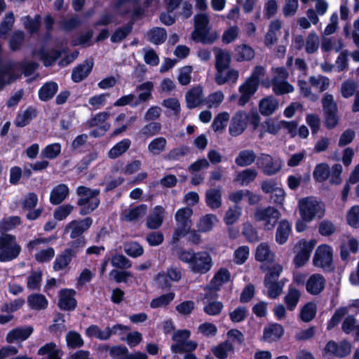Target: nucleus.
I'll return each mask as SVG.
<instances>
[{
    "instance_id": "18",
    "label": "nucleus",
    "mask_w": 359,
    "mask_h": 359,
    "mask_svg": "<svg viewBox=\"0 0 359 359\" xmlns=\"http://www.w3.org/2000/svg\"><path fill=\"white\" fill-rule=\"evenodd\" d=\"M238 78V72L231 69L230 67L217 69L215 81L219 85H223L227 82L235 83Z\"/></svg>"
},
{
    "instance_id": "64",
    "label": "nucleus",
    "mask_w": 359,
    "mask_h": 359,
    "mask_svg": "<svg viewBox=\"0 0 359 359\" xmlns=\"http://www.w3.org/2000/svg\"><path fill=\"white\" fill-rule=\"evenodd\" d=\"M54 256V249L51 247H48L47 248L38 250L35 254L34 258L38 262L44 263L50 262Z\"/></svg>"
},
{
    "instance_id": "20",
    "label": "nucleus",
    "mask_w": 359,
    "mask_h": 359,
    "mask_svg": "<svg viewBox=\"0 0 359 359\" xmlns=\"http://www.w3.org/2000/svg\"><path fill=\"white\" fill-rule=\"evenodd\" d=\"M216 297H212L210 293H207L203 298V303L205 304L204 311L208 315H219L224 308L222 302L213 300Z\"/></svg>"
},
{
    "instance_id": "30",
    "label": "nucleus",
    "mask_w": 359,
    "mask_h": 359,
    "mask_svg": "<svg viewBox=\"0 0 359 359\" xmlns=\"http://www.w3.org/2000/svg\"><path fill=\"white\" fill-rule=\"evenodd\" d=\"M291 232V224L287 220H282L277 229L276 233V241L280 244L283 245L288 239V237Z\"/></svg>"
},
{
    "instance_id": "29",
    "label": "nucleus",
    "mask_w": 359,
    "mask_h": 359,
    "mask_svg": "<svg viewBox=\"0 0 359 359\" xmlns=\"http://www.w3.org/2000/svg\"><path fill=\"white\" fill-rule=\"evenodd\" d=\"M37 115V111L33 107H28L20 112L15 118V124L18 127L27 126Z\"/></svg>"
},
{
    "instance_id": "17",
    "label": "nucleus",
    "mask_w": 359,
    "mask_h": 359,
    "mask_svg": "<svg viewBox=\"0 0 359 359\" xmlns=\"http://www.w3.org/2000/svg\"><path fill=\"white\" fill-rule=\"evenodd\" d=\"M165 210L161 205H156L151 210L147 219V226L151 229L159 228L163 222Z\"/></svg>"
},
{
    "instance_id": "22",
    "label": "nucleus",
    "mask_w": 359,
    "mask_h": 359,
    "mask_svg": "<svg viewBox=\"0 0 359 359\" xmlns=\"http://www.w3.org/2000/svg\"><path fill=\"white\" fill-rule=\"evenodd\" d=\"M147 210V206L142 204L135 207H130L123 210L121 218L127 222H132L143 217Z\"/></svg>"
},
{
    "instance_id": "3",
    "label": "nucleus",
    "mask_w": 359,
    "mask_h": 359,
    "mask_svg": "<svg viewBox=\"0 0 359 359\" xmlns=\"http://www.w3.org/2000/svg\"><path fill=\"white\" fill-rule=\"evenodd\" d=\"M248 123L257 128L259 123V116L255 111L246 113L244 111L236 112L229 124V132L231 136H238L246 129Z\"/></svg>"
},
{
    "instance_id": "11",
    "label": "nucleus",
    "mask_w": 359,
    "mask_h": 359,
    "mask_svg": "<svg viewBox=\"0 0 359 359\" xmlns=\"http://www.w3.org/2000/svg\"><path fill=\"white\" fill-rule=\"evenodd\" d=\"M351 350V344L346 339L341 341L339 344L334 341H330L325 346L323 355L331 359L330 357L343 358L350 354Z\"/></svg>"
},
{
    "instance_id": "21",
    "label": "nucleus",
    "mask_w": 359,
    "mask_h": 359,
    "mask_svg": "<svg viewBox=\"0 0 359 359\" xmlns=\"http://www.w3.org/2000/svg\"><path fill=\"white\" fill-rule=\"evenodd\" d=\"M93 61L91 59L86 60L83 64L76 67L72 73V79L74 82H80L86 78L92 71Z\"/></svg>"
},
{
    "instance_id": "19",
    "label": "nucleus",
    "mask_w": 359,
    "mask_h": 359,
    "mask_svg": "<svg viewBox=\"0 0 359 359\" xmlns=\"http://www.w3.org/2000/svg\"><path fill=\"white\" fill-rule=\"evenodd\" d=\"M325 279L324 277L319 274H313L309 277L306 282V290L311 294H318L325 287Z\"/></svg>"
},
{
    "instance_id": "42",
    "label": "nucleus",
    "mask_w": 359,
    "mask_h": 359,
    "mask_svg": "<svg viewBox=\"0 0 359 359\" xmlns=\"http://www.w3.org/2000/svg\"><path fill=\"white\" fill-rule=\"evenodd\" d=\"M330 169L327 163H321L315 167L313 172V177L316 182H323L329 177Z\"/></svg>"
},
{
    "instance_id": "51",
    "label": "nucleus",
    "mask_w": 359,
    "mask_h": 359,
    "mask_svg": "<svg viewBox=\"0 0 359 359\" xmlns=\"http://www.w3.org/2000/svg\"><path fill=\"white\" fill-rule=\"evenodd\" d=\"M215 51L216 69L229 67L231 60L229 53L221 49H217Z\"/></svg>"
},
{
    "instance_id": "61",
    "label": "nucleus",
    "mask_w": 359,
    "mask_h": 359,
    "mask_svg": "<svg viewBox=\"0 0 359 359\" xmlns=\"http://www.w3.org/2000/svg\"><path fill=\"white\" fill-rule=\"evenodd\" d=\"M358 86L356 82L351 80L345 81L341 86V93L344 98L353 96L357 92Z\"/></svg>"
},
{
    "instance_id": "63",
    "label": "nucleus",
    "mask_w": 359,
    "mask_h": 359,
    "mask_svg": "<svg viewBox=\"0 0 359 359\" xmlns=\"http://www.w3.org/2000/svg\"><path fill=\"white\" fill-rule=\"evenodd\" d=\"M300 293L299 292L294 288H290L287 294L285 297V302L290 310H293L299 299Z\"/></svg>"
},
{
    "instance_id": "35",
    "label": "nucleus",
    "mask_w": 359,
    "mask_h": 359,
    "mask_svg": "<svg viewBox=\"0 0 359 359\" xmlns=\"http://www.w3.org/2000/svg\"><path fill=\"white\" fill-rule=\"evenodd\" d=\"M27 303L32 309L42 310L48 306V300L41 294H32L27 297Z\"/></svg>"
},
{
    "instance_id": "60",
    "label": "nucleus",
    "mask_w": 359,
    "mask_h": 359,
    "mask_svg": "<svg viewBox=\"0 0 359 359\" xmlns=\"http://www.w3.org/2000/svg\"><path fill=\"white\" fill-rule=\"evenodd\" d=\"M61 152V145L59 143H53L47 145L41 151V156L45 158L54 159Z\"/></svg>"
},
{
    "instance_id": "6",
    "label": "nucleus",
    "mask_w": 359,
    "mask_h": 359,
    "mask_svg": "<svg viewBox=\"0 0 359 359\" xmlns=\"http://www.w3.org/2000/svg\"><path fill=\"white\" fill-rule=\"evenodd\" d=\"M76 193L79 196L78 205L81 207V215L89 214L98 207L100 204L98 198L100 191L98 189H91L81 186L77 188Z\"/></svg>"
},
{
    "instance_id": "8",
    "label": "nucleus",
    "mask_w": 359,
    "mask_h": 359,
    "mask_svg": "<svg viewBox=\"0 0 359 359\" xmlns=\"http://www.w3.org/2000/svg\"><path fill=\"white\" fill-rule=\"evenodd\" d=\"M192 214V209L188 207L180 208L177 211L175 214L177 228L173 233V240L175 241H179L190 229L192 225L191 220Z\"/></svg>"
},
{
    "instance_id": "38",
    "label": "nucleus",
    "mask_w": 359,
    "mask_h": 359,
    "mask_svg": "<svg viewBox=\"0 0 359 359\" xmlns=\"http://www.w3.org/2000/svg\"><path fill=\"white\" fill-rule=\"evenodd\" d=\"M207 205L212 209H216L220 207L222 203L221 190L212 189L206 192Z\"/></svg>"
},
{
    "instance_id": "43",
    "label": "nucleus",
    "mask_w": 359,
    "mask_h": 359,
    "mask_svg": "<svg viewBox=\"0 0 359 359\" xmlns=\"http://www.w3.org/2000/svg\"><path fill=\"white\" fill-rule=\"evenodd\" d=\"M154 89V83L151 81L144 82L137 86L136 90L141 93L138 95V101L146 102L151 98V91Z\"/></svg>"
},
{
    "instance_id": "7",
    "label": "nucleus",
    "mask_w": 359,
    "mask_h": 359,
    "mask_svg": "<svg viewBox=\"0 0 359 359\" xmlns=\"http://www.w3.org/2000/svg\"><path fill=\"white\" fill-rule=\"evenodd\" d=\"M280 216V211L271 206L257 208L254 213L255 220L261 222L266 230L273 229Z\"/></svg>"
},
{
    "instance_id": "31",
    "label": "nucleus",
    "mask_w": 359,
    "mask_h": 359,
    "mask_svg": "<svg viewBox=\"0 0 359 359\" xmlns=\"http://www.w3.org/2000/svg\"><path fill=\"white\" fill-rule=\"evenodd\" d=\"M131 145L130 140L128 138L123 139L117 142L108 152V157L116 158L126 153Z\"/></svg>"
},
{
    "instance_id": "58",
    "label": "nucleus",
    "mask_w": 359,
    "mask_h": 359,
    "mask_svg": "<svg viewBox=\"0 0 359 359\" xmlns=\"http://www.w3.org/2000/svg\"><path fill=\"white\" fill-rule=\"evenodd\" d=\"M316 314V306L315 304L309 302L305 304L300 312V318L304 322L311 321Z\"/></svg>"
},
{
    "instance_id": "46",
    "label": "nucleus",
    "mask_w": 359,
    "mask_h": 359,
    "mask_svg": "<svg viewBox=\"0 0 359 359\" xmlns=\"http://www.w3.org/2000/svg\"><path fill=\"white\" fill-rule=\"evenodd\" d=\"M319 46L320 39L318 34L315 32L309 33L304 43L306 52L309 54H313L318 50Z\"/></svg>"
},
{
    "instance_id": "28",
    "label": "nucleus",
    "mask_w": 359,
    "mask_h": 359,
    "mask_svg": "<svg viewBox=\"0 0 359 359\" xmlns=\"http://www.w3.org/2000/svg\"><path fill=\"white\" fill-rule=\"evenodd\" d=\"M187 104L189 108H194L203 101V90L199 86L189 90L186 95Z\"/></svg>"
},
{
    "instance_id": "55",
    "label": "nucleus",
    "mask_w": 359,
    "mask_h": 359,
    "mask_svg": "<svg viewBox=\"0 0 359 359\" xmlns=\"http://www.w3.org/2000/svg\"><path fill=\"white\" fill-rule=\"evenodd\" d=\"M272 88L273 93L278 95L290 93L294 90L293 86L289 83L287 80L283 81H276V83H272Z\"/></svg>"
},
{
    "instance_id": "16",
    "label": "nucleus",
    "mask_w": 359,
    "mask_h": 359,
    "mask_svg": "<svg viewBox=\"0 0 359 359\" xmlns=\"http://www.w3.org/2000/svg\"><path fill=\"white\" fill-rule=\"evenodd\" d=\"M258 86L256 81L253 82L251 80L247 79L245 83L239 86L238 91L241 94L238 99V104L244 106L250 100L251 97L257 91Z\"/></svg>"
},
{
    "instance_id": "15",
    "label": "nucleus",
    "mask_w": 359,
    "mask_h": 359,
    "mask_svg": "<svg viewBox=\"0 0 359 359\" xmlns=\"http://www.w3.org/2000/svg\"><path fill=\"white\" fill-rule=\"evenodd\" d=\"M76 292L72 289H63L59 293V307L65 311H70L75 309L76 300L75 299Z\"/></svg>"
},
{
    "instance_id": "2",
    "label": "nucleus",
    "mask_w": 359,
    "mask_h": 359,
    "mask_svg": "<svg viewBox=\"0 0 359 359\" xmlns=\"http://www.w3.org/2000/svg\"><path fill=\"white\" fill-rule=\"evenodd\" d=\"M298 207L301 218L306 222L320 219L325 215V203L313 196L301 198L298 201Z\"/></svg>"
},
{
    "instance_id": "9",
    "label": "nucleus",
    "mask_w": 359,
    "mask_h": 359,
    "mask_svg": "<svg viewBox=\"0 0 359 359\" xmlns=\"http://www.w3.org/2000/svg\"><path fill=\"white\" fill-rule=\"evenodd\" d=\"M110 113L102 111L94 115L87 123L88 127L97 128L90 133V136L97 137L104 135L111 128V124L107 121L110 118Z\"/></svg>"
},
{
    "instance_id": "4",
    "label": "nucleus",
    "mask_w": 359,
    "mask_h": 359,
    "mask_svg": "<svg viewBox=\"0 0 359 359\" xmlns=\"http://www.w3.org/2000/svg\"><path fill=\"white\" fill-rule=\"evenodd\" d=\"M209 17L205 13H199L194 17V30L191 37L194 41L203 43H212L217 38L215 32H210Z\"/></svg>"
},
{
    "instance_id": "48",
    "label": "nucleus",
    "mask_w": 359,
    "mask_h": 359,
    "mask_svg": "<svg viewBox=\"0 0 359 359\" xmlns=\"http://www.w3.org/2000/svg\"><path fill=\"white\" fill-rule=\"evenodd\" d=\"M341 328L346 334L353 332L357 337H359V324L356 325V320L353 316L346 317L343 321Z\"/></svg>"
},
{
    "instance_id": "32",
    "label": "nucleus",
    "mask_w": 359,
    "mask_h": 359,
    "mask_svg": "<svg viewBox=\"0 0 359 359\" xmlns=\"http://www.w3.org/2000/svg\"><path fill=\"white\" fill-rule=\"evenodd\" d=\"M255 259L261 262H271L274 259V254L271 251L267 243H262L256 249Z\"/></svg>"
},
{
    "instance_id": "14",
    "label": "nucleus",
    "mask_w": 359,
    "mask_h": 359,
    "mask_svg": "<svg viewBox=\"0 0 359 359\" xmlns=\"http://www.w3.org/2000/svg\"><path fill=\"white\" fill-rule=\"evenodd\" d=\"M93 224L90 217H86L83 219L73 220L70 222L65 229V231H70V237L76 238L87 231Z\"/></svg>"
},
{
    "instance_id": "36",
    "label": "nucleus",
    "mask_w": 359,
    "mask_h": 359,
    "mask_svg": "<svg viewBox=\"0 0 359 359\" xmlns=\"http://www.w3.org/2000/svg\"><path fill=\"white\" fill-rule=\"evenodd\" d=\"M344 47L341 39L335 38H324L321 43V50L323 52L334 50L339 52Z\"/></svg>"
},
{
    "instance_id": "1",
    "label": "nucleus",
    "mask_w": 359,
    "mask_h": 359,
    "mask_svg": "<svg viewBox=\"0 0 359 359\" xmlns=\"http://www.w3.org/2000/svg\"><path fill=\"white\" fill-rule=\"evenodd\" d=\"M179 259L187 264L189 269L194 273L205 274L212 266V257L207 252L182 250L179 254Z\"/></svg>"
},
{
    "instance_id": "54",
    "label": "nucleus",
    "mask_w": 359,
    "mask_h": 359,
    "mask_svg": "<svg viewBox=\"0 0 359 359\" xmlns=\"http://www.w3.org/2000/svg\"><path fill=\"white\" fill-rule=\"evenodd\" d=\"M126 115L124 113L118 114L114 121V126L116 127L112 132L111 136H117L126 131L128 124L125 123Z\"/></svg>"
},
{
    "instance_id": "33",
    "label": "nucleus",
    "mask_w": 359,
    "mask_h": 359,
    "mask_svg": "<svg viewBox=\"0 0 359 359\" xmlns=\"http://www.w3.org/2000/svg\"><path fill=\"white\" fill-rule=\"evenodd\" d=\"M257 156L254 151L250 149L243 150L239 152L235 159V163L241 167H245L255 162Z\"/></svg>"
},
{
    "instance_id": "10",
    "label": "nucleus",
    "mask_w": 359,
    "mask_h": 359,
    "mask_svg": "<svg viewBox=\"0 0 359 359\" xmlns=\"http://www.w3.org/2000/svg\"><path fill=\"white\" fill-rule=\"evenodd\" d=\"M316 243L317 241L315 239L309 241L303 239L299 241L295 246L296 255L294 259L297 267H301L307 262Z\"/></svg>"
},
{
    "instance_id": "12",
    "label": "nucleus",
    "mask_w": 359,
    "mask_h": 359,
    "mask_svg": "<svg viewBox=\"0 0 359 359\" xmlns=\"http://www.w3.org/2000/svg\"><path fill=\"white\" fill-rule=\"evenodd\" d=\"M332 249L327 245H319L313 258V264L323 270H330L332 264Z\"/></svg>"
},
{
    "instance_id": "49",
    "label": "nucleus",
    "mask_w": 359,
    "mask_h": 359,
    "mask_svg": "<svg viewBox=\"0 0 359 359\" xmlns=\"http://www.w3.org/2000/svg\"><path fill=\"white\" fill-rule=\"evenodd\" d=\"M147 37L149 41L155 44H160L165 41L167 37V34L163 28H154L150 30L147 34Z\"/></svg>"
},
{
    "instance_id": "34",
    "label": "nucleus",
    "mask_w": 359,
    "mask_h": 359,
    "mask_svg": "<svg viewBox=\"0 0 359 359\" xmlns=\"http://www.w3.org/2000/svg\"><path fill=\"white\" fill-rule=\"evenodd\" d=\"M167 140L165 137H158L152 140L148 144V151L154 156H157L166 150Z\"/></svg>"
},
{
    "instance_id": "56",
    "label": "nucleus",
    "mask_w": 359,
    "mask_h": 359,
    "mask_svg": "<svg viewBox=\"0 0 359 359\" xmlns=\"http://www.w3.org/2000/svg\"><path fill=\"white\" fill-rule=\"evenodd\" d=\"M232 348V344L229 343L227 340L225 342L213 347L212 352L218 359H226L228 357L229 351H230Z\"/></svg>"
},
{
    "instance_id": "47",
    "label": "nucleus",
    "mask_w": 359,
    "mask_h": 359,
    "mask_svg": "<svg viewBox=\"0 0 359 359\" xmlns=\"http://www.w3.org/2000/svg\"><path fill=\"white\" fill-rule=\"evenodd\" d=\"M63 315L57 313L53 320V323L50 325V334L53 335H61L66 330Z\"/></svg>"
},
{
    "instance_id": "5",
    "label": "nucleus",
    "mask_w": 359,
    "mask_h": 359,
    "mask_svg": "<svg viewBox=\"0 0 359 359\" xmlns=\"http://www.w3.org/2000/svg\"><path fill=\"white\" fill-rule=\"evenodd\" d=\"M22 252V247L15 236L3 233L0 236V262H9L17 259Z\"/></svg>"
},
{
    "instance_id": "13",
    "label": "nucleus",
    "mask_w": 359,
    "mask_h": 359,
    "mask_svg": "<svg viewBox=\"0 0 359 359\" xmlns=\"http://www.w3.org/2000/svg\"><path fill=\"white\" fill-rule=\"evenodd\" d=\"M257 166L265 175H273L282 168L283 162L279 158H273L269 154H261L257 158Z\"/></svg>"
},
{
    "instance_id": "26",
    "label": "nucleus",
    "mask_w": 359,
    "mask_h": 359,
    "mask_svg": "<svg viewBox=\"0 0 359 359\" xmlns=\"http://www.w3.org/2000/svg\"><path fill=\"white\" fill-rule=\"evenodd\" d=\"M73 257V250H65L55 259L53 263V269L55 271H59L65 269L71 262Z\"/></svg>"
},
{
    "instance_id": "24",
    "label": "nucleus",
    "mask_w": 359,
    "mask_h": 359,
    "mask_svg": "<svg viewBox=\"0 0 359 359\" xmlns=\"http://www.w3.org/2000/svg\"><path fill=\"white\" fill-rule=\"evenodd\" d=\"M278 106V100L273 96H269L260 100L259 109L262 115L269 116L275 112Z\"/></svg>"
},
{
    "instance_id": "45",
    "label": "nucleus",
    "mask_w": 359,
    "mask_h": 359,
    "mask_svg": "<svg viewBox=\"0 0 359 359\" xmlns=\"http://www.w3.org/2000/svg\"><path fill=\"white\" fill-rule=\"evenodd\" d=\"M283 271V266L279 264H275L269 267L267 273H266L264 283H280L278 278Z\"/></svg>"
},
{
    "instance_id": "23",
    "label": "nucleus",
    "mask_w": 359,
    "mask_h": 359,
    "mask_svg": "<svg viewBox=\"0 0 359 359\" xmlns=\"http://www.w3.org/2000/svg\"><path fill=\"white\" fill-rule=\"evenodd\" d=\"M177 341L175 344L172 345L171 350L175 353H182L194 351L197 347V344L193 341H187L188 338H172Z\"/></svg>"
},
{
    "instance_id": "59",
    "label": "nucleus",
    "mask_w": 359,
    "mask_h": 359,
    "mask_svg": "<svg viewBox=\"0 0 359 359\" xmlns=\"http://www.w3.org/2000/svg\"><path fill=\"white\" fill-rule=\"evenodd\" d=\"M25 299L22 298L15 299L10 302H6L1 306V311L4 313H12L20 310L25 304Z\"/></svg>"
},
{
    "instance_id": "62",
    "label": "nucleus",
    "mask_w": 359,
    "mask_h": 359,
    "mask_svg": "<svg viewBox=\"0 0 359 359\" xmlns=\"http://www.w3.org/2000/svg\"><path fill=\"white\" fill-rule=\"evenodd\" d=\"M175 294L172 292L162 294L161 296L154 299L150 303V306L153 309L165 306L173 300Z\"/></svg>"
},
{
    "instance_id": "50",
    "label": "nucleus",
    "mask_w": 359,
    "mask_h": 359,
    "mask_svg": "<svg viewBox=\"0 0 359 359\" xmlns=\"http://www.w3.org/2000/svg\"><path fill=\"white\" fill-rule=\"evenodd\" d=\"M309 83L311 86L315 88L319 92L326 90L330 86V79L323 76H311Z\"/></svg>"
},
{
    "instance_id": "41",
    "label": "nucleus",
    "mask_w": 359,
    "mask_h": 359,
    "mask_svg": "<svg viewBox=\"0 0 359 359\" xmlns=\"http://www.w3.org/2000/svg\"><path fill=\"white\" fill-rule=\"evenodd\" d=\"M254 56V50L248 45L238 46L235 49V57L238 61L250 60Z\"/></svg>"
},
{
    "instance_id": "25",
    "label": "nucleus",
    "mask_w": 359,
    "mask_h": 359,
    "mask_svg": "<svg viewBox=\"0 0 359 359\" xmlns=\"http://www.w3.org/2000/svg\"><path fill=\"white\" fill-rule=\"evenodd\" d=\"M219 219L213 214H207L200 218L197 223L198 231L201 233H207L212 231L214 226L217 224Z\"/></svg>"
},
{
    "instance_id": "27",
    "label": "nucleus",
    "mask_w": 359,
    "mask_h": 359,
    "mask_svg": "<svg viewBox=\"0 0 359 359\" xmlns=\"http://www.w3.org/2000/svg\"><path fill=\"white\" fill-rule=\"evenodd\" d=\"M69 195V188L61 184L53 189L50 195V202L53 205L61 203Z\"/></svg>"
},
{
    "instance_id": "44",
    "label": "nucleus",
    "mask_w": 359,
    "mask_h": 359,
    "mask_svg": "<svg viewBox=\"0 0 359 359\" xmlns=\"http://www.w3.org/2000/svg\"><path fill=\"white\" fill-rule=\"evenodd\" d=\"M283 271V266L279 264H275L269 267L267 273H266L264 283H280L278 278Z\"/></svg>"
},
{
    "instance_id": "39",
    "label": "nucleus",
    "mask_w": 359,
    "mask_h": 359,
    "mask_svg": "<svg viewBox=\"0 0 359 359\" xmlns=\"http://www.w3.org/2000/svg\"><path fill=\"white\" fill-rule=\"evenodd\" d=\"M257 176V172L255 169L248 168L240 172L235 178V182L242 186L248 185Z\"/></svg>"
},
{
    "instance_id": "53",
    "label": "nucleus",
    "mask_w": 359,
    "mask_h": 359,
    "mask_svg": "<svg viewBox=\"0 0 359 359\" xmlns=\"http://www.w3.org/2000/svg\"><path fill=\"white\" fill-rule=\"evenodd\" d=\"M25 28L31 33L36 32L41 25V16L37 15L34 19L29 16H25L21 19Z\"/></svg>"
},
{
    "instance_id": "40",
    "label": "nucleus",
    "mask_w": 359,
    "mask_h": 359,
    "mask_svg": "<svg viewBox=\"0 0 359 359\" xmlns=\"http://www.w3.org/2000/svg\"><path fill=\"white\" fill-rule=\"evenodd\" d=\"M230 276L231 275L228 270L221 269L212 278L211 281V287L214 290H218L223 284L229 281Z\"/></svg>"
},
{
    "instance_id": "52",
    "label": "nucleus",
    "mask_w": 359,
    "mask_h": 359,
    "mask_svg": "<svg viewBox=\"0 0 359 359\" xmlns=\"http://www.w3.org/2000/svg\"><path fill=\"white\" fill-rule=\"evenodd\" d=\"M229 114L226 111L219 113L215 118L212 124V128L214 131H222L229 120Z\"/></svg>"
},
{
    "instance_id": "37",
    "label": "nucleus",
    "mask_w": 359,
    "mask_h": 359,
    "mask_svg": "<svg viewBox=\"0 0 359 359\" xmlns=\"http://www.w3.org/2000/svg\"><path fill=\"white\" fill-rule=\"evenodd\" d=\"M58 90L57 84L55 82L45 83L39 90V99L42 101H47L51 99Z\"/></svg>"
},
{
    "instance_id": "57",
    "label": "nucleus",
    "mask_w": 359,
    "mask_h": 359,
    "mask_svg": "<svg viewBox=\"0 0 359 359\" xmlns=\"http://www.w3.org/2000/svg\"><path fill=\"white\" fill-rule=\"evenodd\" d=\"M241 208L237 205L229 208L224 218L225 224L232 225L236 223L241 217Z\"/></svg>"
}]
</instances>
